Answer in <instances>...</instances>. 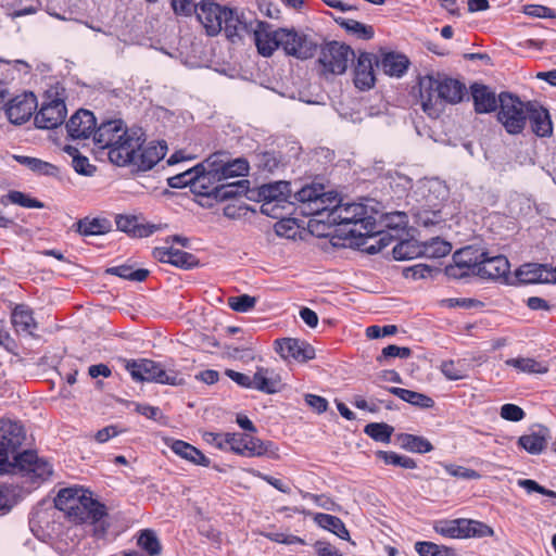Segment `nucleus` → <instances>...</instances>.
I'll list each match as a JSON object with an SVG mask.
<instances>
[{"label": "nucleus", "instance_id": "1", "mask_svg": "<svg viewBox=\"0 0 556 556\" xmlns=\"http://www.w3.org/2000/svg\"><path fill=\"white\" fill-rule=\"evenodd\" d=\"M329 219L337 225H352L349 229L352 237H372L379 232L376 218L362 203L342 204L333 210Z\"/></svg>", "mask_w": 556, "mask_h": 556}, {"label": "nucleus", "instance_id": "2", "mask_svg": "<svg viewBox=\"0 0 556 556\" xmlns=\"http://www.w3.org/2000/svg\"><path fill=\"white\" fill-rule=\"evenodd\" d=\"M528 101L510 92L498 94L497 121L510 135H518L527 126Z\"/></svg>", "mask_w": 556, "mask_h": 556}, {"label": "nucleus", "instance_id": "3", "mask_svg": "<svg viewBox=\"0 0 556 556\" xmlns=\"http://www.w3.org/2000/svg\"><path fill=\"white\" fill-rule=\"evenodd\" d=\"M26 439L24 427L7 420L0 424V475L14 469L15 457Z\"/></svg>", "mask_w": 556, "mask_h": 556}, {"label": "nucleus", "instance_id": "4", "mask_svg": "<svg viewBox=\"0 0 556 556\" xmlns=\"http://www.w3.org/2000/svg\"><path fill=\"white\" fill-rule=\"evenodd\" d=\"M126 369L136 381L169 386H181L185 383V379L177 371L165 370L160 363L148 358L127 361Z\"/></svg>", "mask_w": 556, "mask_h": 556}, {"label": "nucleus", "instance_id": "5", "mask_svg": "<svg viewBox=\"0 0 556 556\" xmlns=\"http://www.w3.org/2000/svg\"><path fill=\"white\" fill-rule=\"evenodd\" d=\"M144 142V132L141 128L127 129L122 139L108 152L109 159L118 166L134 165Z\"/></svg>", "mask_w": 556, "mask_h": 556}, {"label": "nucleus", "instance_id": "6", "mask_svg": "<svg viewBox=\"0 0 556 556\" xmlns=\"http://www.w3.org/2000/svg\"><path fill=\"white\" fill-rule=\"evenodd\" d=\"M354 56L355 53L349 46L331 41L321 48L318 62L324 74L342 75Z\"/></svg>", "mask_w": 556, "mask_h": 556}, {"label": "nucleus", "instance_id": "7", "mask_svg": "<svg viewBox=\"0 0 556 556\" xmlns=\"http://www.w3.org/2000/svg\"><path fill=\"white\" fill-rule=\"evenodd\" d=\"M280 46L287 55L303 61L316 54L318 43L309 36L294 28H280Z\"/></svg>", "mask_w": 556, "mask_h": 556}, {"label": "nucleus", "instance_id": "8", "mask_svg": "<svg viewBox=\"0 0 556 556\" xmlns=\"http://www.w3.org/2000/svg\"><path fill=\"white\" fill-rule=\"evenodd\" d=\"M510 265L504 255H491L488 251L476 250L473 271L482 279L506 280Z\"/></svg>", "mask_w": 556, "mask_h": 556}, {"label": "nucleus", "instance_id": "9", "mask_svg": "<svg viewBox=\"0 0 556 556\" xmlns=\"http://www.w3.org/2000/svg\"><path fill=\"white\" fill-rule=\"evenodd\" d=\"M257 20L238 9H229L224 16V31L228 40L237 42L244 36H251Z\"/></svg>", "mask_w": 556, "mask_h": 556}, {"label": "nucleus", "instance_id": "10", "mask_svg": "<svg viewBox=\"0 0 556 556\" xmlns=\"http://www.w3.org/2000/svg\"><path fill=\"white\" fill-rule=\"evenodd\" d=\"M229 8L222 7L213 0H202L197 10V18L202 24L207 36L218 35L224 27V16Z\"/></svg>", "mask_w": 556, "mask_h": 556}, {"label": "nucleus", "instance_id": "11", "mask_svg": "<svg viewBox=\"0 0 556 556\" xmlns=\"http://www.w3.org/2000/svg\"><path fill=\"white\" fill-rule=\"evenodd\" d=\"M65 515L71 521L76 523H96L106 515V507L105 505L93 500L91 497V493L87 492L84 496H81L79 503L75 504L73 509H68Z\"/></svg>", "mask_w": 556, "mask_h": 556}, {"label": "nucleus", "instance_id": "12", "mask_svg": "<svg viewBox=\"0 0 556 556\" xmlns=\"http://www.w3.org/2000/svg\"><path fill=\"white\" fill-rule=\"evenodd\" d=\"M440 74L426 75L419 79V97L421 108L430 117H438L441 113L440 99Z\"/></svg>", "mask_w": 556, "mask_h": 556}, {"label": "nucleus", "instance_id": "13", "mask_svg": "<svg viewBox=\"0 0 556 556\" xmlns=\"http://www.w3.org/2000/svg\"><path fill=\"white\" fill-rule=\"evenodd\" d=\"M261 55L271 56L280 46V28L274 29L267 22H256L255 29L251 35Z\"/></svg>", "mask_w": 556, "mask_h": 556}, {"label": "nucleus", "instance_id": "14", "mask_svg": "<svg viewBox=\"0 0 556 556\" xmlns=\"http://www.w3.org/2000/svg\"><path fill=\"white\" fill-rule=\"evenodd\" d=\"M66 117V105L61 99L43 102L35 115V124L38 128L52 129L60 126Z\"/></svg>", "mask_w": 556, "mask_h": 556}, {"label": "nucleus", "instance_id": "15", "mask_svg": "<svg viewBox=\"0 0 556 556\" xmlns=\"http://www.w3.org/2000/svg\"><path fill=\"white\" fill-rule=\"evenodd\" d=\"M275 350L283 359L306 362L315 356V351L308 343L293 338L276 340Z\"/></svg>", "mask_w": 556, "mask_h": 556}, {"label": "nucleus", "instance_id": "16", "mask_svg": "<svg viewBox=\"0 0 556 556\" xmlns=\"http://www.w3.org/2000/svg\"><path fill=\"white\" fill-rule=\"evenodd\" d=\"M530 124L531 130L538 137H551L553 134V123L551 115L540 102L528 101L527 124Z\"/></svg>", "mask_w": 556, "mask_h": 556}, {"label": "nucleus", "instance_id": "17", "mask_svg": "<svg viewBox=\"0 0 556 556\" xmlns=\"http://www.w3.org/2000/svg\"><path fill=\"white\" fill-rule=\"evenodd\" d=\"M127 129L122 119L104 121L93 131L94 142L99 148L110 151Z\"/></svg>", "mask_w": 556, "mask_h": 556}, {"label": "nucleus", "instance_id": "18", "mask_svg": "<svg viewBox=\"0 0 556 556\" xmlns=\"http://www.w3.org/2000/svg\"><path fill=\"white\" fill-rule=\"evenodd\" d=\"M14 469L31 473L35 478L45 480L52 475V466L45 459L38 458L34 451H24L15 457Z\"/></svg>", "mask_w": 556, "mask_h": 556}, {"label": "nucleus", "instance_id": "19", "mask_svg": "<svg viewBox=\"0 0 556 556\" xmlns=\"http://www.w3.org/2000/svg\"><path fill=\"white\" fill-rule=\"evenodd\" d=\"M36 109V98L33 93L17 96L5 105V113L9 121L15 125L27 122Z\"/></svg>", "mask_w": 556, "mask_h": 556}, {"label": "nucleus", "instance_id": "20", "mask_svg": "<svg viewBox=\"0 0 556 556\" xmlns=\"http://www.w3.org/2000/svg\"><path fill=\"white\" fill-rule=\"evenodd\" d=\"M476 250L471 247L464 248L453 255V264L445 267L444 271L448 278L463 279L475 276L473 262Z\"/></svg>", "mask_w": 556, "mask_h": 556}, {"label": "nucleus", "instance_id": "21", "mask_svg": "<svg viewBox=\"0 0 556 556\" xmlns=\"http://www.w3.org/2000/svg\"><path fill=\"white\" fill-rule=\"evenodd\" d=\"M374 64L378 66V58L372 53L362 52L354 68V85L359 90H368L375 85Z\"/></svg>", "mask_w": 556, "mask_h": 556}, {"label": "nucleus", "instance_id": "22", "mask_svg": "<svg viewBox=\"0 0 556 556\" xmlns=\"http://www.w3.org/2000/svg\"><path fill=\"white\" fill-rule=\"evenodd\" d=\"M97 121L92 112L78 110L66 123L67 134L73 139H87L93 134Z\"/></svg>", "mask_w": 556, "mask_h": 556}, {"label": "nucleus", "instance_id": "23", "mask_svg": "<svg viewBox=\"0 0 556 556\" xmlns=\"http://www.w3.org/2000/svg\"><path fill=\"white\" fill-rule=\"evenodd\" d=\"M516 277L521 283H555L556 271L542 264H523L516 271Z\"/></svg>", "mask_w": 556, "mask_h": 556}, {"label": "nucleus", "instance_id": "24", "mask_svg": "<svg viewBox=\"0 0 556 556\" xmlns=\"http://www.w3.org/2000/svg\"><path fill=\"white\" fill-rule=\"evenodd\" d=\"M320 189L324 186L320 184H312L302 187L294 193V199L301 203V212L304 215H320V206L323 200L319 198Z\"/></svg>", "mask_w": 556, "mask_h": 556}, {"label": "nucleus", "instance_id": "25", "mask_svg": "<svg viewBox=\"0 0 556 556\" xmlns=\"http://www.w3.org/2000/svg\"><path fill=\"white\" fill-rule=\"evenodd\" d=\"M153 256L162 263H168L184 269L192 268L198 264V260L193 254L173 247L155 248Z\"/></svg>", "mask_w": 556, "mask_h": 556}, {"label": "nucleus", "instance_id": "26", "mask_svg": "<svg viewBox=\"0 0 556 556\" xmlns=\"http://www.w3.org/2000/svg\"><path fill=\"white\" fill-rule=\"evenodd\" d=\"M167 146L163 142H150L148 146L142 144L134 162L138 170H149L159 163L166 154Z\"/></svg>", "mask_w": 556, "mask_h": 556}, {"label": "nucleus", "instance_id": "27", "mask_svg": "<svg viewBox=\"0 0 556 556\" xmlns=\"http://www.w3.org/2000/svg\"><path fill=\"white\" fill-rule=\"evenodd\" d=\"M470 89L477 113H490L498 108V97L488 86L473 84Z\"/></svg>", "mask_w": 556, "mask_h": 556}, {"label": "nucleus", "instance_id": "28", "mask_svg": "<svg viewBox=\"0 0 556 556\" xmlns=\"http://www.w3.org/2000/svg\"><path fill=\"white\" fill-rule=\"evenodd\" d=\"M466 94V86L457 79L440 75L439 99L440 108L442 102L458 103Z\"/></svg>", "mask_w": 556, "mask_h": 556}, {"label": "nucleus", "instance_id": "29", "mask_svg": "<svg viewBox=\"0 0 556 556\" xmlns=\"http://www.w3.org/2000/svg\"><path fill=\"white\" fill-rule=\"evenodd\" d=\"M280 382V376L274 369L266 367H257L253 376V389L266 394L278 392Z\"/></svg>", "mask_w": 556, "mask_h": 556}, {"label": "nucleus", "instance_id": "30", "mask_svg": "<svg viewBox=\"0 0 556 556\" xmlns=\"http://www.w3.org/2000/svg\"><path fill=\"white\" fill-rule=\"evenodd\" d=\"M258 200H269L277 203H287L291 197L290 182L279 180L270 184L262 185L258 190Z\"/></svg>", "mask_w": 556, "mask_h": 556}, {"label": "nucleus", "instance_id": "31", "mask_svg": "<svg viewBox=\"0 0 556 556\" xmlns=\"http://www.w3.org/2000/svg\"><path fill=\"white\" fill-rule=\"evenodd\" d=\"M220 181H223L220 177L213 178L211 175H206L205 170L194 168L192 192L201 197L215 199Z\"/></svg>", "mask_w": 556, "mask_h": 556}, {"label": "nucleus", "instance_id": "32", "mask_svg": "<svg viewBox=\"0 0 556 556\" xmlns=\"http://www.w3.org/2000/svg\"><path fill=\"white\" fill-rule=\"evenodd\" d=\"M117 229L137 238H144L159 229L156 225H140L135 216L117 215L115 219Z\"/></svg>", "mask_w": 556, "mask_h": 556}, {"label": "nucleus", "instance_id": "33", "mask_svg": "<svg viewBox=\"0 0 556 556\" xmlns=\"http://www.w3.org/2000/svg\"><path fill=\"white\" fill-rule=\"evenodd\" d=\"M170 448L175 454L194 465L203 467H208L211 465L210 458H207L199 448L182 440H174L170 444Z\"/></svg>", "mask_w": 556, "mask_h": 556}, {"label": "nucleus", "instance_id": "34", "mask_svg": "<svg viewBox=\"0 0 556 556\" xmlns=\"http://www.w3.org/2000/svg\"><path fill=\"white\" fill-rule=\"evenodd\" d=\"M409 65V61L405 55L387 53L383 55L381 61H378V67H380L384 74L389 76H402Z\"/></svg>", "mask_w": 556, "mask_h": 556}, {"label": "nucleus", "instance_id": "35", "mask_svg": "<svg viewBox=\"0 0 556 556\" xmlns=\"http://www.w3.org/2000/svg\"><path fill=\"white\" fill-rule=\"evenodd\" d=\"M387 391L400 397L401 400L420 408H431L434 406V401L424 393L397 387L387 388Z\"/></svg>", "mask_w": 556, "mask_h": 556}, {"label": "nucleus", "instance_id": "36", "mask_svg": "<svg viewBox=\"0 0 556 556\" xmlns=\"http://www.w3.org/2000/svg\"><path fill=\"white\" fill-rule=\"evenodd\" d=\"M518 445L533 455L542 453L547 446V429L543 428L538 432L521 435L518 439Z\"/></svg>", "mask_w": 556, "mask_h": 556}, {"label": "nucleus", "instance_id": "37", "mask_svg": "<svg viewBox=\"0 0 556 556\" xmlns=\"http://www.w3.org/2000/svg\"><path fill=\"white\" fill-rule=\"evenodd\" d=\"M87 492L88 491L77 486L60 490L54 498L55 508L66 514L68 509H73V506L79 503L81 496Z\"/></svg>", "mask_w": 556, "mask_h": 556}, {"label": "nucleus", "instance_id": "38", "mask_svg": "<svg viewBox=\"0 0 556 556\" xmlns=\"http://www.w3.org/2000/svg\"><path fill=\"white\" fill-rule=\"evenodd\" d=\"M314 521L321 528L332 532L342 540H350V533L345 528L343 521L332 515L317 513L314 515Z\"/></svg>", "mask_w": 556, "mask_h": 556}, {"label": "nucleus", "instance_id": "39", "mask_svg": "<svg viewBox=\"0 0 556 556\" xmlns=\"http://www.w3.org/2000/svg\"><path fill=\"white\" fill-rule=\"evenodd\" d=\"M12 323L18 331L31 334L37 328L33 311L24 304L16 305L12 313Z\"/></svg>", "mask_w": 556, "mask_h": 556}, {"label": "nucleus", "instance_id": "40", "mask_svg": "<svg viewBox=\"0 0 556 556\" xmlns=\"http://www.w3.org/2000/svg\"><path fill=\"white\" fill-rule=\"evenodd\" d=\"M76 230L81 236H98L110 231L111 224L105 218H81L76 223Z\"/></svg>", "mask_w": 556, "mask_h": 556}, {"label": "nucleus", "instance_id": "41", "mask_svg": "<svg viewBox=\"0 0 556 556\" xmlns=\"http://www.w3.org/2000/svg\"><path fill=\"white\" fill-rule=\"evenodd\" d=\"M397 442L402 448L413 453L425 454L433 450L431 442L419 435L401 433L397 435Z\"/></svg>", "mask_w": 556, "mask_h": 556}, {"label": "nucleus", "instance_id": "42", "mask_svg": "<svg viewBox=\"0 0 556 556\" xmlns=\"http://www.w3.org/2000/svg\"><path fill=\"white\" fill-rule=\"evenodd\" d=\"M248 184L249 180L247 179H241L233 182H228L227 180L220 181L219 188L216 191L215 200L222 202L243 195L248 192Z\"/></svg>", "mask_w": 556, "mask_h": 556}, {"label": "nucleus", "instance_id": "43", "mask_svg": "<svg viewBox=\"0 0 556 556\" xmlns=\"http://www.w3.org/2000/svg\"><path fill=\"white\" fill-rule=\"evenodd\" d=\"M505 363L507 366L527 374H546L548 371V365L546 363L538 362L529 357L508 358Z\"/></svg>", "mask_w": 556, "mask_h": 556}, {"label": "nucleus", "instance_id": "44", "mask_svg": "<svg viewBox=\"0 0 556 556\" xmlns=\"http://www.w3.org/2000/svg\"><path fill=\"white\" fill-rule=\"evenodd\" d=\"M255 165L262 172L275 173L283 166L282 156L276 151H264L255 154Z\"/></svg>", "mask_w": 556, "mask_h": 556}, {"label": "nucleus", "instance_id": "45", "mask_svg": "<svg viewBox=\"0 0 556 556\" xmlns=\"http://www.w3.org/2000/svg\"><path fill=\"white\" fill-rule=\"evenodd\" d=\"M226 159L225 152H216L211 154L202 163L195 165L197 170H205L206 175L214 177H220L223 179L224 163Z\"/></svg>", "mask_w": 556, "mask_h": 556}, {"label": "nucleus", "instance_id": "46", "mask_svg": "<svg viewBox=\"0 0 556 556\" xmlns=\"http://www.w3.org/2000/svg\"><path fill=\"white\" fill-rule=\"evenodd\" d=\"M14 159L20 164L25 165L33 172L38 173L40 175L55 176L59 173V168L55 165L45 162L42 160L36 159V157L15 155Z\"/></svg>", "mask_w": 556, "mask_h": 556}, {"label": "nucleus", "instance_id": "47", "mask_svg": "<svg viewBox=\"0 0 556 556\" xmlns=\"http://www.w3.org/2000/svg\"><path fill=\"white\" fill-rule=\"evenodd\" d=\"M105 273L109 275L117 276L123 279H127L130 281H138V282L146 280L147 277L149 276L148 269H143V268L134 269V267L131 265H127V264L109 267V268H106Z\"/></svg>", "mask_w": 556, "mask_h": 556}, {"label": "nucleus", "instance_id": "48", "mask_svg": "<svg viewBox=\"0 0 556 556\" xmlns=\"http://www.w3.org/2000/svg\"><path fill=\"white\" fill-rule=\"evenodd\" d=\"M336 22L346 31L352 33L359 39L369 40L374 37V28L355 20L336 18Z\"/></svg>", "mask_w": 556, "mask_h": 556}, {"label": "nucleus", "instance_id": "49", "mask_svg": "<svg viewBox=\"0 0 556 556\" xmlns=\"http://www.w3.org/2000/svg\"><path fill=\"white\" fill-rule=\"evenodd\" d=\"M243 440L247 442L248 457H262L275 454V451L273 450L274 444L270 441H262L261 439L249 434L247 435V439Z\"/></svg>", "mask_w": 556, "mask_h": 556}, {"label": "nucleus", "instance_id": "50", "mask_svg": "<svg viewBox=\"0 0 556 556\" xmlns=\"http://www.w3.org/2000/svg\"><path fill=\"white\" fill-rule=\"evenodd\" d=\"M415 551L420 556H456V553L452 547L438 545L428 541L416 542Z\"/></svg>", "mask_w": 556, "mask_h": 556}, {"label": "nucleus", "instance_id": "51", "mask_svg": "<svg viewBox=\"0 0 556 556\" xmlns=\"http://www.w3.org/2000/svg\"><path fill=\"white\" fill-rule=\"evenodd\" d=\"M224 165L223 181L229 178L245 176L249 172V162L242 157L229 160L226 154Z\"/></svg>", "mask_w": 556, "mask_h": 556}, {"label": "nucleus", "instance_id": "52", "mask_svg": "<svg viewBox=\"0 0 556 556\" xmlns=\"http://www.w3.org/2000/svg\"><path fill=\"white\" fill-rule=\"evenodd\" d=\"M392 253L395 260H412L422 254V247L413 240H404L393 248Z\"/></svg>", "mask_w": 556, "mask_h": 556}, {"label": "nucleus", "instance_id": "53", "mask_svg": "<svg viewBox=\"0 0 556 556\" xmlns=\"http://www.w3.org/2000/svg\"><path fill=\"white\" fill-rule=\"evenodd\" d=\"M452 251L450 242L440 238H434L429 242L422 244V255L431 258L444 257Z\"/></svg>", "mask_w": 556, "mask_h": 556}, {"label": "nucleus", "instance_id": "54", "mask_svg": "<svg viewBox=\"0 0 556 556\" xmlns=\"http://www.w3.org/2000/svg\"><path fill=\"white\" fill-rule=\"evenodd\" d=\"M394 428L384 422H371L365 426L364 432L372 440L389 443Z\"/></svg>", "mask_w": 556, "mask_h": 556}, {"label": "nucleus", "instance_id": "55", "mask_svg": "<svg viewBox=\"0 0 556 556\" xmlns=\"http://www.w3.org/2000/svg\"><path fill=\"white\" fill-rule=\"evenodd\" d=\"M137 544L151 556L159 555L162 549L155 532L151 529H144L140 532Z\"/></svg>", "mask_w": 556, "mask_h": 556}, {"label": "nucleus", "instance_id": "56", "mask_svg": "<svg viewBox=\"0 0 556 556\" xmlns=\"http://www.w3.org/2000/svg\"><path fill=\"white\" fill-rule=\"evenodd\" d=\"M377 456L387 465L399 466L407 469H414L417 467V464L413 458L399 455L395 452L378 451Z\"/></svg>", "mask_w": 556, "mask_h": 556}, {"label": "nucleus", "instance_id": "57", "mask_svg": "<svg viewBox=\"0 0 556 556\" xmlns=\"http://www.w3.org/2000/svg\"><path fill=\"white\" fill-rule=\"evenodd\" d=\"M416 224L424 227H432L444 222L440 210H420L415 214Z\"/></svg>", "mask_w": 556, "mask_h": 556}, {"label": "nucleus", "instance_id": "58", "mask_svg": "<svg viewBox=\"0 0 556 556\" xmlns=\"http://www.w3.org/2000/svg\"><path fill=\"white\" fill-rule=\"evenodd\" d=\"M8 200L16 205L29 208H42L45 204L35 198H30L24 192L21 191H10L7 194Z\"/></svg>", "mask_w": 556, "mask_h": 556}, {"label": "nucleus", "instance_id": "59", "mask_svg": "<svg viewBox=\"0 0 556 556\" xmlns=\"http://www.w3.org/2000/svg\"><path fill=\"white\" fill-rule=\"evenodd\" d=\"M256 304V298L249 294H241L238 296H230L228 299V305L231 309L239 313H245L254 308Z\"/></svg>", "mask_w": 556, "mask_h": 556}, {"label": "nucleus", "instance_id": "60", "mask_svg": "<svg viewBox=\"0 0 556 556\" xmlns=\"http://www.w3.org/2000/svg\"><path fill=\"white\" fill-rule=\"evenodd\" d=\"M170 7L177 16L189 17L197 13L199 4L194 0H170Z\"/></svg>", "mask_w": 556, "mask_h": 556}, {"label": "nucleus", "instance_id": "61", "mask_svg": "<svg viewBox=\"0 0 556 556\" xmlns=\"http://www.w3.org/2000/svg\"><path fill=\"white\" fill-rule=\"evenodd\" d=\"M319 198H321L323 202L318 205L320 206V215L324 212L329 211L328 216L333 212L334 208L342 205L341 200L338 198V193L334 191H325L320 189Z\"/></svg>", "mask_w": 556, "mask_h": 556}, {"label": "nucleus", "instance_id": "62", "mask_svg": "<svg viewBox=\"0 0 556 556\" xmlns=\"http://www.w3.org/2000/svg\"><path fill=\"white\" fill-rule=\"evenodd\" d=\"M410 355L412 350L409 348L391 344L382 349L381 354L377 357V362L382 364L387 358L390 357L407 358Z\"/></svg>", "mask_w": 556, "mask_h": 556}, {"label": "nucleus", "instance_id": "63", "mask_svg": "<svg viewBox=\"0 0 556 556\" xmlns=\"http://www.w3.org/2000/svg\"><path fill=\"white\" fill-rule=\"evenodd\" d=\"M523 13L540 18H556V11L540 4H528L523 7Z\"/></svg>", "mask_w": 556, "mask_h": 556}, {"label": "nucleus", "instance_id": "64", "mask_svg": "<svg viewBox=\"0 0 556 556\" xmlns=\"http://www.w3.org/2000/svg\"><path fill=\"white\" fill-rule=\"evenodd\" d=\"M434 530L446 538L458 539L459 535L457 519L439 521L434 525Z\"/></svg>", "mask_w": 556, "mask_h": 556}]
</instances>
